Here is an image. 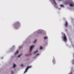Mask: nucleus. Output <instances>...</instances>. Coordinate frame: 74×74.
I'll return each mask as SVG.
<instances>
[{
	"instance_id": "nucleus-7",
	"label": "nucleus",
	"mask_w": 74,
	"mask_h": 74,
	"mask_svg": "<svg viewBox=\"0 0 74 74\" xmlns=\"http://www.w3.org/2000/svg\"><path fill=\"white\" fill-rule=\"evenodd\" d=\"M53 1L54 4H56V3L55 2V0H53Z\"/></svg>"
},
{
	"instance_id": "nucleus-9",
	"label": "nucleus",
	"mask_w": 74,
	"mask_h": 74,
	"mask_svg": "<svg viewBox=\"0 0 74 74\" xmlns=\"http://www.w3.org/2000/svg\"><path fill=\"white\" fill-rule=\"evenodd\" d=\"M37 52H38V51H36L34 52V54H35V53H37Z\"/></svg>"
},
{
	"instance_id": "nucleus-20",
	"label": "nucleus",
	"mask_w": 74,
	"mask_h": 74,
	"mask_svg": "<svg viewBox=\"0 0 74 74\" xmlns=\"http://www.w3.org/2000/svg\"><path fill=\"white\" fill-rule=\"evenodd\" d=\"M60 0V1H61V0Z\"/></svg>"
},
{
	"instance_id": "nucleus-1",
	"label": "nucleus",
	"mask_w": 74,
	"mask_h": 74,
	"mask_svg": "<svg viewBox=\"0 0 74 74\" xmlns=\"http://www.w3.org/2000/svg\"><path fill=\"white\" fill-rule=\"evenodd\" d=\"M32 66H27V68L26 69L25 71L24 72V74H25V73H26L27 72V71H28V70H29V69H30V68H32Z\"/></svg>"
},
{
	"instance_id": "nucleus-2",
	"label": "nucleus",
	"mask_w": 74,
	"mask_h": 74,
	"mask_svg": "<svg viewBox=\"0 0 74 74\" xmlns=\"http://www.w3.org/2000/svg\"><path fill=\"white\" fill-rule=\"evenodd\" d=\"M19 25H20V23H19V22H17L16 23V25L14 26V27H15V28L16 29V28H17V27L19 26Z\"/></svg>"
},
{
	"instance_id": "nucleus-13",
	"label": "nucleus",
	"mask_w": 74,
	"mask_h": 74,
	"mask_svg": "<svg viewBox=\"0 0 74 74\" xmlns=\"http://www.w3.org/2000/svg\"><path fill=\"white\" fill-rule=\"evenodd\" d=\"M37 41V40H35L34 42V43H36Z\"/></svg>"
},
{
	"instance_id": "nucleus-12",
	"label": "nucleus",
	"mask_w": 74,
	"mask_h": 74,
	"mask_svg": "<svg viewBox=\"0 0 74 74\" xmlns=\"http://www.w3.org/2000/svg\"><path fill=\"white\" fill-rule=\"evenodd\" d=\"M43 49V48L42 47V46L40 47V49Z\"/></svg>"
},
{
	"instance_id": "nucleus-8",
	"label": "nucleus",
	"mask_w": 74,
	"mask_h": 74,
	"mask_svg": "<svg viewBox=\"0 0 74 74\" xmlns=\"http://www.w3.org/2000/svg\"><path fill=\"white\" fill-rule=\"evenodd\" d=\"M18 52H19V51L18 50H17L16 52L15 53V55H16V54H17V53H18Z\"/></svg>"
},
{
	"instance_id": "nucleus-11",
	"label": "nucleus",
	"mask_w": 74,
	"mask_h": 74,
	"mask_svg": "<svg viewBox=\"0 0 74 74\" xmlns=\"http://www.w3.org/2000/svg\"><path fill=\"white\" fill-rule=\"evenodd\" d=\"M53 63L54 64H55V60H53Z\"/></svg>"
},
{
	"instance_id": "nucleus-16",
	"label": "nucleus",
	"mask_w": 74,
	"mask_h": 74,
	"mask_svg": "<svg viewBox=\"0 0 74 74\" xmlns=\"http://www.w3.org/2000/svg\"><path fill=\"white\" fill-rule=\"evenodd\" d=\"M44 38V39H47V37H45Z\"/></svg>"
},
{
	"instance_id": "nucleus-15",
	"label": "nucleus",
	"mask_w": 74,
	"mask_h": 74,
	"mask_svg": "<svg viewBox=\"0 0 74 74\" xmlns=\"http://www.w3.org/2000/svg\"><path fill=\"white\" fill-rule=\"evenodd\" d=\"M40 55V54H39V53H38V54H37L36 55V56H38V55Z\"/></svg>"
},
{
	"instance_id": "nucleus-10",
	"label": "nucleus",
	"mask_w": 74,
	"mask_h": 74,
	"mask_svg": "<svg viewBox=\"0 0 74 74\" xmlns=\"http://www.w3.org/2000/svg\"><path fill=\"white\" fill-rule=\"evenodd\" d=\"M16 65H15V64H14V65H13V68H15V67H16Z\"/></svg>"
},
{
	"instance_id": "nucleus-3",
	"label": "nucleus",
	"mask_w": 74,
	"mask_h": 74,
	"mask_svg": "<svg viewBox=\"0 0 74 74\" xmlns=\"http://www.w3.org/2000/svg\"><path fill=\"white\" fill-rule=\"evenodd\" d=\"M63 38L64 42H67V38L66 37V36L65 35L63 36Z\"/></svg>"
},
{
	"instance_id": "nucleus-18",
	"label": "nucleus",
	"mask_w": 74,
	"mask_h": 74,
	"mask_svg": "<svg viewBox=\"0 0 74 74\" xmlns=\"http://www.w3.org/2000/svg\"><path fill=\"white\" fill-rule=\"evenodd\" d=\"M60 6H61V7H63V5H60Z\"/></svg>"
},
{
	"instance_id": "nucleus-4",
	"label": "nucleus",
	"mask_w": 74,
	"mask_h": 74,
	"mask_svg": "<svg viewBox=\"0 0 74 74\" xmlns=\"http://www.w3.org/2000/svg\"><path fill=\"white\" fill-rule=\"evenodd\" d=\"M68 25V23H67V22L66 21L65 23V27H67Z\"/></svg>"
},
{
	"instance_id": "nucleus-6",
	"label": "nucleus",
	"mask_w": 74,
	"mask_h": 74,
	"mask_svg": "<svg viewBox=\"0 0 74 74\" xmlns=\"http://www.w3.org/2000/svg\"><path fill=\"white\" fill-rule=\"evenodd\" d=\"M33 47H34V45H32V46H31V47H30V49H32V48H33Z\"/></svg>"
},
{
	"instance_id": "nucleus-19",
	"label": "nucleus",
	"mask_w": 74,
	"mask_h": 74,
	"mask_svg": "<svg viewBox=\"0 0 74 74\" xmlns=\"http://www.w3.org/2000/svg\"><path fill=\"white\" fill-rule=\"evenodd\" d=\"M21 66H23V64H21Z\"/></svg>"
},
{
	"instance_id": "nucleus-17",
	"label": "nucleus",
	"mask_w": 74,
	"mask_h": 74,
	"mask_svg": "<svg viewBox=\"0 0 74 74\" xmlns=\"http://www.w3.org/2000/svg\"><path fill=\"white\" fill-rule=\"evenodd\" d=\"M11 73H12V74H13V73H14V72H13V71H11Z\"/></svg>"
},
{
	"instance_id": "nucleus-14",
	"label": "nucleus",
	"mask_w": 74,
	"mask_h": 74,
	"mask_svg": "<svg viewBox=\"0 0 74 74\" xmlns=\"http://www.w3.org/2000/svg\"><path fill=\"white\" fill-rule=\"evenodd\" d=\"M21 55H22L21 54H20V55H19V56H18V58H20V57H21Z\"/></svg>"
},
{
	"instance_id": "nucleus-5",
	"label": "nucleus",
	"mask_w": 74,
	"mask_h": 74,
	"mask_svg": "<svg viewBox=\"0 0 74 74\" xmlns=\"http://www.w3.org/2000/svg\"><path fill=\"white\" fill-rule=\"evenodd\" d=\"M70 7H73L74 6V3H72V4H70Z\"/></svg>"
}]
</instances>
